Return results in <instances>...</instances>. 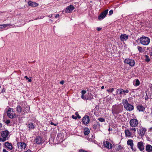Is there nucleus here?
Here are the masks:
<instances>
[{
  "instance_id": "nucleus-1",
  "label": "nucleus",
  "mask_w": 152,
  "mask_h": 152,
  "mask_svg": "<svg viewBox=\"0 0 152 152\" xmlns=\"http://www.w3.org/2000/svg\"><path fill=\"white\" fill-rule=\"evenodd\" d=\"M122 104L126 110L130 111H132L134 109V106L129 104L127 100L123 99L122 101Z\"/></svg>"
},
{
  "instance_id": "nucleus-2",
  "label": "nucleus",
  "mask_w": 152,
  "mask_h": 152,
  "mask_svg": "<svg viewBox=\"0 0 152 152\" xmlns=\"http://www.w3.org/2000/svg\"><path fill=\"white\" fill-rule=\"evenodd\" d=\"M121 107L119 105H113L112 107V112L113 115L117 114L122 111Z\"/></svg>"
},
{
  "instance_id": "nucleus-3",
  "label": "nucleus",
  "mask_w": 152,
  "mask_h": 152,
  "mask_svg": "<svg viewBox=\"0 0 152 152\" xmlns=\"http://www.w3.org/2000/svg\"><path fill=\"white\" fill-rule=\"evenodd\" d=\"M139 39L140 43L144 45H147L150 42V39L146 37H140Z\"/></svg>"
},
{
  "instance_id": "nucleus-4",
  "label": "nucleus",
  "mask_w": 152,
  "mask_h": 152,
  "mask_svg": "<svg viewBox=\"0 0 152 152\" xmlns=\"http://www.w3.org/2000/svg\"><path fill=\"white\" fill-rule=\"evenodd\" d=\"M117 94L120 95L121 97L124 96L126 93H129V91L127 89L124 90L122 88H120L117 89L116 91Z\"/></svg>"
},
{
  "instance_id": "nucleus-5",
  "label": "nucleus",
  "mask_w": 152,
  "mask_h": 152,
  "mask_svg": "<svg viewBox=\"0 0 152 152\" xmlns=\"http://www.w3.org/2000/svg\"><path fill=\"white\" fill-rule=\"evenodd\" d=\"M124 62L125 64H128L131 66H134L135 63L134 60L129 58L125 59L124 61Z\"/></svg>"
},
{
  "instance_id": "nucleus-6",
  "label": "nucleus",
  "mask_w": 152,
  "mask_h": 152,
  "mask_svg": "<svg viewBox=\"0 0 152 152\" xmlns=\"http://www.w3.org/2000/svg\"><path fill=\"white\" fill-rule=\"evenodd\" d=\"M7 114L8 117L10 118H13L15 115L14 112L13 111V109L11 108H9L7 111Z\"/></svg>"
},
{
  "instance_id": "nucleus-7",
  "label": "nucleus",
  "mask_w": 152,
  "mask_h": 152,
  "mask_svg": "<svg viewBox=\"0 0 152 152\" xmlns=\"http://www.w3.org/2000/svg\"><path fill=\"white\" fill-rule=\"evenodd\" d=\"M9 134V132L7 130L3 131L1 133V135L2 138H4L6 140L9 139L8 137Z\"/></svg>"
},
{
  "instance_id": "nucleus-8",
  "label": "nucleus",
  "mask_w": 152,
  "mask_h": 152,
  "mask_svg": "<svg viewBox=\"0 0 152 152\" xmlns=\"http://www.w3.org/2000/svg\"><path fill=\"white\" fill-rule=\"evenodd\" d=\"M130 124L132 127H135L137 126L138 124V121L137 119H131L130 121Z\"/></svg>"
},
{
  "instance_id": "nucleus-9",
  "label": "nucleus",
  "mask_w": 152,
  "mask_h": 152,
  "mask_svg": "<svg viewBox=\"0 0 152 152\" xmlns=\"http://www.w3.org/2000/svg\"><path fill=\"white\" fill-rule=\"evenodd\" d=\"M108 12V10H105L98 17V19L101 20L104 18Z\"/></svg>"
},
{
  "instance_id": "nucleus-10",
  "label": "nucleus",
  "mask_w": 152,
  "mask_h": 152,
  "mask_svg": "<svg viewBox=\"0 0 152 152\" xmlns=\"http://www.w3.org/2000/svg\"><path fill=\"white\" fill-rule=\"evenodd\" d=\"M75 9L74 7L72 5H70L67 7L65 10L66 13H69L71 12Z\"/></svg>"
},
{
  "instance_id": "nucleus-11",
  "label": "nucleus",
  "mask_w": 152,
  "mask_h": 152,
  "mask_svg": "<svg viewBox=\"0 0 152 152\" xmlns=\"http://www.w3.org/2000/svg\"><path fill=\"white\" fill-rule=\"evenodd\" d=\"M103 144L104 146L107 148L111 149L112 148V145L108 141H104L103 142Z\"/></svg>"
},
{
  "instance_id": "nucleus-12",
  "label": "nucleus",
  "mask_w": 152,
  "mask_h": 152,
  "mask_svg": "<svg viewBox=\"0 0 152 152\" xmlns=\"http://www.w3.org/2000/svg\"><path fill=\"white\" fill-rule=\"evenodd\" d=\"M90 119L88 116H84L82 119V122L84 124H87L89 122Z\"/></svg>"
},
{
  "instance_id": "nucleus-13",
  "label": "nucleus",
  "mask_w": 152,
  "mask_h": 152,
  "mask_svg": "<svg viewBox=\"0 0 152 152\" xmlns=\"http://www.w3.org/2000/svg\"><path fill=\"white\" fill-rule=\"evenodd\" d=\"M144 143L142 142H139L137 143V147L141 151H142L144 149Z\"/></svg>"
},
{
  "instance_id": "nucleus-14",
  "label": "nucleus",
  "mask_w": 152,
  "mask_h": 152,
  "mask_svg": "<svg viewBox=\"0 0 152 152\" xmlns=\"http://www.w3.org/2000/svg\"><path fill=\"white\" fill-rule=\"evenodd\" d=\"M146 132V129L145 128L142 127L139 129V133L141 136L142 137L145 134Z\"/></svg>"
},
{
  "instance_id": "nucleus-15",
  "label": "nucleus",
  "mask_w": 152,
  "mask_h": 152,
  "mask_svg": "<svg viewBox=\"0 0 152 152\" xmlns=\"http://www.w3.org/2000/svg\"><path fill=\"white\" fill-rule=\"evenodd\" d=\"M120 40L121 41H126L128 38V36L124 34H121L120 37Z\"/></svg>"
},
{
  "instance_id": "nucleus-16",
  "label": "nucleus",
  "mask_w": 152,
  "mask_h": 152,
  "mask_svg": "<svg viewBox=\"0 0 152 152\" xmlns=\"http://www.w3.org/2000/svg\"><path fill=\"white\" fill-rule=\"evenodd\" d=\"M28 5L31 7H35L38 6V4L35 2H32L31 1H29L28 2Z\"/></svg>"
},
{
  "instance_id": "nucleus-17",
  "label": "nucleus",
  "mask_w": 152,
  "mask_h": 152,
  "mask_svg": "<svg viewBox=\"0 0 152 152\" xmlns=\"http://www.w3.org/2000/svg\"><path fill=\"white\" fill-rule=\"evenodd\" d=\"M18 146L20 147L21 149H24L26 148V144L23 142H18L17 143Z\"/></svg>"
},
{
  "instance_id": "nucleus-18",
  "label": "nucleus",
  "mask_w": 152,
  "mask_h": 152,
  "mask_svg": "<svg viewBox=\"0 0 152 152\" xmlns=\"http://www.w3.org/2000/svg\"><path fill=\"white\" fill-rule=\"evenodd\" d=\"M124 132L126 137H131L132 135V133L129 129H127L125 130Z\"/></svg>"
},
{
  "instance_id": "nucleus-19",
  "label": "nucleus",
  "mask_w": 152,
  "mask_h": 152,
  "mask_svg": "<svg viewBox=\"0 0 152 152\" xmlns=\"http://www.w3.org/2000/svg\"><path fill=\"white\" fill-rule=\"evenodd\" d=\"M127 144L128 145H130L131 149L133 150V141L132 140H129L127 141Z\"/></svg>"
},
{
  "instance_id": "nucleus-20",
  "label": "nucleus",
  "mask_w": 152,
  "mask_h": 152,
  "mask_svg": "<svg viewBox=\"0 0 152 152\" xmlns=\"http://www.w3.org/2000/svg\"><path fill=\"white\" fill-rule=\"evenodd\" d=\"M4 145L7 148L10 150H12L13 148V146L12 144L8 142H5Z\"/></svg>"
},
{
  "instance_id": "nucleus-21",
  "label": "nucleus",
  "mask_w": 152,
  "mask_h": 152,
  "mask_svg": "<svg viewBox=\"0 0 152 152\" xmlns=\"http://www.w3.org/2000/svg\"><path fill=\"white\" fill-rule=\"evenodd\" d=\"M146 150L147 152H151L152 151V146L148 144L146 146Z\"/></svg>"
},
{
  "instance_id": "nucleus-22",
  "label": "nucleus",
  "mask_w": 152,
  "mask_h": 152,
  "mask_svg": "<svg viewBox=\"0 0 152 152\" xmlns=\"http://www.w3.org/2000/svg\"><path fill=\"white\" fill-rule=\"evenodd\" d=\"M35 140L36 143L38 144L41 143L42 141V139L40 137H37Z\"/></svg>"
},
{
  "instance_id": "nucleus-23",
  "label": "nucleus",
  "mask_w": 152,
  "mask_h": 152,
  "mask_svg": "<svg viewBox=\"0 0 152 152\" xmlns=\"http://www.w3.org/2000/svg\"><path fill=\"white\" fill-rule=\"evenodd\" d=\"M137 108L139 111H143L145 110L144 107L141 105H140L137 106Z\"/></svg>"
},
{
  "instance_id": "nucleus-24",
  "label": "nucleus",
  "mask_w": 152,
  "mask_h": 152,
  "mask_svg": "<svg viewBox=\"0 0 152 152\" xmlns=\"http://www.w3.org/2000/svg\"><path fill=\"white\" fill-rule=\"evenodd\" d=\"M28 127L29 130H31L33 129L35 127L33 124L30 123H29L28 125Z\"/></svg>"
},
{
  "instance_id": "nucleus-25",
  "label": "nucleus",
  "mask_w": 152,
  "mask_h": 152,
  "mask_svg": "<svg viewBox=\"0 0 152 152\" xmlns=\"http://www.w3.org/2000/svg\"><path fill=\"white\" fill-rule=\"evenodd\" d=\"M11 25L10 24H4L3 25H0V30L6 28V27L10 26Z\"/></svg>"
},
{
  "instance_id": "nucleus-26",
  "label": "nucleus",
  "mask_w": 152,
  "mask_h": 152,
  "mask_svg": "<svg viewBox=\"0 0 152 152\" xmlns=\"http://www.w3.org/2000/svg\"><path fill=\"white\" fill-rule=\"evenodd\" d=\"M134 85L135 86H137L140 84V81L139 80L137 79L133 82Z\"/></svg>"
},
{
  "instance_id": "nucleus-27",
  "label": "nucleus",
  "mask_w": 152,
  "mask_h": 152,
  "mask_svg": "<svg viewBox=\"0 0 152 152\" xmlns=\"http://www.w3.org/2000/svg\"><path fill=\"white\" fill-rule=\"evenodd\" d=\"M16 111L18 113H20L22 111V108L21 106L18 105L16 107Z\"/></svg>"
},
{
  "instance_id": "nucleus-28",
  "label": "nucleus",
  "mask_w": 152,
  "mask_h": 152,
  "mask_svg": "<svg viewBox=\"0 0 152 152\" xmlns=\"http://www.w3.org/2000/svg\"><path fill=\"white\" fill-rule=\"evenodd\" d=\"M136 129L135 128V127H132L130 128V131H131V132L132 133V132L133 133H134L136 131Z\"/></svg>"
},
{
  "instance_id": "nucleus-29",
  "label": "nucleus",
  "mask_w": 152,
  "mask_h": 152,
  "mask_svg": "<svg viewBox=\"0 0 152 152\" xmlns=\"http://www.w3.org/2000/svg\"><path fill=\"white\" fill-rule=\"evenodd\" d=\"M144 56L145 58V61L148 62L150 61V59L148 56L147 55H145Z\"/></svg>"
},
{
  "instance_id": "nucleus-30",
  "label": "nucleus",
  "mask_w": 152,
  "mask_h": 152,
  "mask_svg": "<svg viewBox=\"0 0 152 152\" xmlns=\"http://www.w3.org/2000/svg\"><path fill=\"white\" fill-rule=\"evenodd\" d=\"M137 48L140 52L142 53L143 51V50L142 47L138 46L137 47Z\"/></svg>"
},
{
  "instance_id": "nucleus-31",
  "label": "nucleus",
  "mask_w": 152,
  "mask_h": 152,
  "mask_svg": "<svg viewBox=\"0 0 152 152\" xmlns=\"http://www.w3.org/2000/svg\"><path fill=\"white\" fill-rule=\"evenodd\" d=\"M90 132V131L89 129H86L84 132V134L85 135H88Z\"/></svg>"
},
{
  "instance_id": "nucleus-32",
  "label": "nucleus",
  "mask_w": 152,
  "mask_h": 152,
  "mask_svg": "<svg viewBox=\"0 0 152 152\" xmlns=\"http://www.w3.org/2000/svg\"><path fill=\"white\" fill-rule=\"evenodd\" d=\"M81 98L83 99H88V98H87L84 95H82L81 96Z\"/></svg>"
},
{
  "instance_id": "nucleus-33",
  "label": "nucleus",
  "mask_w": 152,
  "mask_h": 152,
  "mask_svg": "<svg viewBox=\"0 0 152 152\" xmlns=\"http://www.w3.org/2000/svg\"><path fill=\"white\" fill-rule=\"evenodd\" d=\"M44 16L42 15L40 16H39L37 18H36L35 19V20H37V19H43V18H44Z\"/></svg>"
},
{
  "instance_id": "nucleus-34",
  "label": "nucleus",
  "mask_w": 152,
  "mask_h": 152,
  "mask_svg": "<svg viewBox=\"0 0 152 152\" xmlns=\"http://www.w3.org/2000/svg\"><path fill=\"white\" fill-rule=\"evenodd\" d=\"M114 91V89L113 88H112L111 89H109V90H107V91L110 93H112L113 91Z\"/></svg>"
},
{
  "instance_id": "nucleus-35",
  "label": "nucleus",
  "mask_w": 152,
  "mask_h": 152,
  "mask_svg": "<svg viewBox=\"0 0 152 152\" xmlns=\"http://www.w3.org/2000/svg\"><path fill=\"white\" fill-rule=\"evenodd\" d=\"M98 120L101 122H104L105 121L104 119L102 118H99L98 119Z\"/></svg>"
},
{
  "instance_id": "nucleus-36",
  "label": "nucleus",
  "mask_w": 152,
  "mask_h": 152,
  "mask_svg": "<svg viewBox=\"0 0 152 152\" xmlns=\"http://www.w3.org/2000/svg\"><path fill=\"white\" fill-rule=\"evenodd\" d=\"M75 115H76V117L77 118L79 119L81 118V117L79 115L78 113L77 112L75 113Z\"/></svg>"
},
{
  "instance_id": "nucleus-37",
  "label": "nucleus",
  "mask_w": 152,
  "mask_h": 152,
  "mask_svg": "<svg viewBox=\"0 0 152 152\" xmlns=\"http://www.w3.org/2000/svg\"><path fill=\"white\" fill-rule=\"evenodd\" d=\"M25 78H26L27 80H28V82H31V79H29L28 77L26 76H25Z\"/></svg>"
},
{
  "instance_id": "nucleus-38",
  "label": "nucleus",
  "mask_w": 152,
  "mask_h": 152,
  "mask_svg": "<svg viewBox=\"0 0 152 152\" xmlns=\"http://www.w3.org/2000/svg\"><path fill=\"white\" fill-rule=\"evenodd\" d=\"M86 93V91L85 90H82L81 92L82 95H84Z\"/></svg>"
},
{
  "instance_id": "nucleus-39",
  "label": "nucleus",
  "mask_w": 152,
  "mask_h": 152,
  "mask_svg": "<svg viewBox=\"0 0 152 152\" xmlns=\"http://www.w3.org/2000/svg\"><path fill=\"white\" fill-rule=\"evenodd\" d=\"M6 140L4 139V138H0V142H4Z\"/></svg>"
},
{
  "instance_id": "nucleus-40",
  "label": "nucleus",
  "mask_w": 152,
  "mask_h": 152,
  "mask_svg": "<svg viewBox=\"0 0 152 152\" xmlns=\"http://www.w3.org/2000/svg\"><path fill=\"white\" fill-rule=\"evenodd\" d=\"M79 152H88L87 151L83 150V149H81L79 150Z\"/></svg>"
},
{
  "instance_id": "nucleus-41",
  "label": "nucleus",
  "mask_w": 152,
  "mask_h": 152,
  "mask_svg": "<svg viewBox=\"0 0 152 152\" xmlns=\"http://www.w3.org/2000/svg\"><path fill=\"white\" fill-rule=\"evenodd\" d=\"M113 11L112 10H111L109 12V15H111L113 14Z\"/></svg>"
},
{
  "instance_id": "nucleus-42",
  "label": "nucleus",
  "mask_w": 152,
  "mask_h": 152,
  "mask_svg": "<svg viewBox=\"0 0 152 152\" xmlns=\"http://www.w3.org/2000/svg\"><path fill=\"white\" fill-rule=\"evenodd\" d=\"M10 123V121L9 120H7V121L6 122V124H9Z\"/></svg>"
},
{
  "instance_id": "nucleus-43",
  "label": "nucleus",
  "mask_w": 152,
  "mask_h": 152,
  "mask_svg": "<svg viewBox=\"0 0 152 152\" xmlns=\"http://www.w3.org/2000/svg\"><path fill=\"white\" fill-rule=\"evenodd\" d=\"M26 110H25L26 112L27 113L28 112L29 110V107H27L26 108Z\"/></svg>"
},
{
  "instance_id": "nucleus-44",
  "label": "nucleus",
  "mask_w": 152,
  "mask_h": 152,
  "mask_svg": "<svg viewBox=\"0 0 152 152\" xmlns=\"http://www.w3.org/2000/svg\"><path fill=\"white\" fill-rule=\"evenodd\" d=\"M50 124L52 125H54V126H56L58 124H54L52 122H51L50 123Z\"/></svg>"
},
{
  "instance_id": "nucleus-45",
  "label": "nucleus",
  "mask_w": 152,
  "mask_h": 152,
  "mask_svg": "<svg viewBox=\"0 0 152 152\" xmlns=\"http://www.w3.org/2000/svg\"><path fill=\"white\" fill-rule=\"evenodd\" d=\"M72 118L75 119H77V117L76 116H74V115L72 116Z\"/></svg>"
},
{
  "instance_id": "nucleus-46",
  "label": "nucleus",
  "mask_w": 152,
  "mask_h": 152,
  "mask_svg": "<svg viewBox=\"0 0 152 152\" xmlns=\"http://www.w3.org/2000/svg\"><path fill=\"white\" fill-rule=\"evenodd\" d=\"M60 83L61 84L63 85L64 83V81L63 80H62L60 82Z\"/></svg>"
},
{
  "instance_id": "nucleus-47",
  "label": "nucleus",
  "mask_w": 152,
  "mask_h": 152,
  "mask_svg": "<svg viewBox=\"0 0 152 152\" xmlns=\"http://www.w3.org/2000/svg\"><path fill=\"white\" fill-rule=\"evenodd\" d=\"M149 87L150 89L152 91V84L150 85Z\"/></svg>"
},
{
  "instance_id": "nucleus-48",
  "label": "nucleus",
  "mask_w": 152,
  "mask_h": 152,
  "mask_svg": "<svg viewBox=\"0 0 152 152\" xmlns=\"http://www.w3.org/2000/svg\"><path fill=\"white\" fill-rule=\"evenodd\" d=\"M59 16V15L58 14L56 15L55 16V18H56Z\"/></svg>"
},
{
  "instance_id": "nucleus-49",
  "label": "nucleus",
  "mask_w": 152,
  "mask_h": 152,
  "mask_svg": "<svg viewBox=\"0 0 152 152\" xmlns=\"http://www.w3.org/2000/svg\"><path fill=\"white\" fill-rule=\"evenodd\" d=\"M3 152H9L8 151H7L5 149H3Z\"/></svg>"
},
{
  "instance_id": "nucleus-50",
  "label": "nucleus",
  "mask_w": 152,
  "mask_h": 152,
  "mask_svg": "<svg viewBox=\"0 0 152 152\" xmlns=\"http://www.w3.org/2000/svg\"><path fill=\"white\" fill-rule=\"evenodd\" d=\"M101 30V28H97V30H98V31H100Z\"/></svg>"
},
{
  "instance_id": "nucleus-51",
  "label": "nucleus",
  "mask_w": 152,
  "mask_h": 152,
  "mask_svg": "<svg viewBox=\"0 0 152 152\" xmlns=\"http://www.w3.org/2000/svg\"><path fill=\"white\" fill-rule=\"evenodd\" d=\"M48 16L50 18H51V17H52V15H50Z\"/></svg>"
},
{
  "instance_id": "nucleus-52",
  "label": "nucleus",
  "mask_w": 152,
  "mask_h": 152,
  "mask_svg": "<svg viewBox=\"0 0 152 152\" xmlns=\"http://www.w3.org/2000/svg\"><path fill=\"white\" fill-rule=\"evenodd\" d=\"M108 130L109 131H112L113 130V129H110V128H109L108 129Z\"/></svg>"
},
{
  "instance_id": "nucleus-53",
  "label": "nucleus",
  "mask_w": 152,
  "mask_h": 152,
  "mask_svg": "<svg viewBox=\"0 0 152 152\" xmlns=\"http://www.w3.org/2000/svg\"><path fill=\"white\" fill-rule=\"evenodd\" d=\"M149 130H150V131H152V127H151V128L149 129Z\"/></svg>"
},
{
  "instance_id": "nucleus-54",
  "label": "nucleus",
  "mask_w": 152,
  "mask_h": 152,
  "mask_svg": "<svg viewBox=\"0 0 152 152\" xmlns=\"http://www.w3.org/2000/svg\"><path fill=\"white\" fill-rule=\"evenodd\" d=\"M104 88V86H102L101 88L102 89H103Z\"/></svg>"
},
{
  "instance_id": "nucleus-55",
  "label": "nucleus",
  "mask_w": 152,
  "mask_h": 152,
  "mask_svg": "<svg viewBox=\"0 0 152 152\" xmlns=\"http://www.w3.org/2000/svg\"><path fill=\"white\" fill-rule=\"evenodd\" d=\"M1 144L0 143V150L1 149Z\"/></svg>"
},
{
  "instance_id": "nucleus-56",
  "label": "nucleus",
  "mask_w": 152,
  "mask_h": 152,
  "mask_svg": "<svg viewBox=\"0 0 152 152\" xmlns=\"http://www.w3.org/2000/svg\"><path fill=\"white\" fill-rule=\"evenodd\" d=\"M2 124L1 123H0V128L2 127Z\"/></svg>"
},
{
  "instance_id": "nucleus-57",
  "label": "nucleus",
  "mask_w": 152,
  "mask_h": 152,
  "mask_svg": "<svg viewBox=\"0 0 152 152\" xmlns=\"http://www.w3.org/2000/svg\"><path fill=\"white\" fill-rule=\"evenodd\" d=\"M1 86H0V88H1Z\"/></svg>"
}]
</instances>
